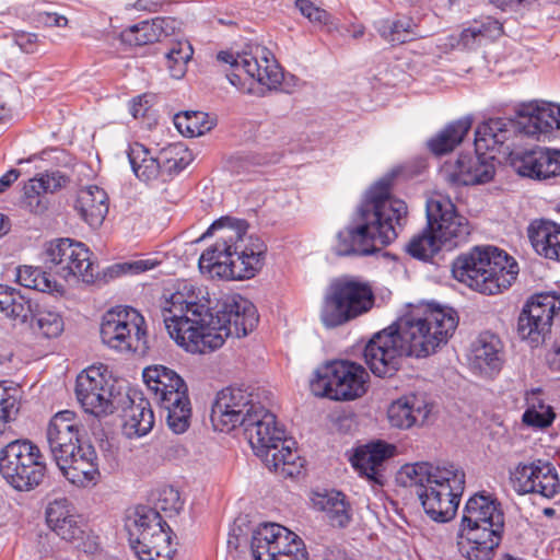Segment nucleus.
<instances>
[{
    "label": "nucleus",
    "instance_id": "obj_1",
    "mask_svg": "<svg viewBox=\"0 0 560 560\" xmlns=\"http://www.w3.org/2000/svg\"><path fill=\"white\" fill-rule=\"evenodd\" d=\"M213 313L209 293L189 281L178 282L162 304L170 336L191 353L213 351L228 337H245L258 323L255 305L241 295L229 296Z\"/></svg>",
    "mask_w": 560,
    "mask_h": 560
},
{
    "label": "nucleus",
    "instance_id": "obj_2",
    "mask_svg": "<svg viewBox=\"0 0 560 560\" xmlns=\"http://www.w3.org/2000/svg\"><path fill=\"white\" fill-rule=\"evenodd\" d=\"M210 418L213 428L221 432L243 427L254 453L269 470L283 478L300 475L304 460L292 448L294 441L285 438L276 416L256 401L247 388L229 386L218 392Z\"/></svg>",
    "mask_w": 560,
    "mask_h": 560
},
{
    "label": "nucleus",
    "instance_id": "obj_3",
    "mask_svg": "<svg viewBox=\"0 0 560 560\" xmlns=\"http://www.w3.org/2000/svg\"><path fill=\"white\" fill-rule=\"evenodd\" d=\"M401 172L392 170L368 192L352 221L337 234L334 250L338 256H366L377 250L376 243L388 245L407 223L408 208L404 200L389 196L393 179Z\"/></svg>",
    "mask_w": 560,
    "mask_h": 560
},
{
    "label": "nucleus",
    "instance_id": "obj_4",
    "mask_svg": "<svg viewBox=\"0 0 560 560\" xmlns=\"http://www.w3.org/2000/svg\"><path fill=\"white\" fill-rule=\"evenodd\" d=\"M246 230L247 224L240 220L222 218L213 222L202 237L217 234V240L201 254L200 271L232 280L254 278L265 264L267 246Z\"/></svg>",
    "mask_w": 560,
    "mask_h": 560
},
{
    "label": "nucleus",
    "instance_id": "obj_5",
    "mask_svg": "<svg viewBox=\"0 0 560 560\" xmlns=\"http://www.w3.org/2000/svg\"><path fill=\"white\" fill-rule=\"evenodd\" d=\"M504 529L501 503L492 494L477 492L464 509L459 528V550L468 560H490Z\"/></svg>",
    "mask_w": 560,
    "mask_h": 560
},
{
    "label": "nucleus",
    "instance_id": "obj_6",
    "mask_svg": "<svg viewBox=\"0 0 560 560\" xmlns=\"http://www.w3.org/2000/svg\"><path fill=\"white\" fill-rule=\"evenodd\" d=\"M407 357L427 358L447 343L458 317L451 307L419 306L396 323Z\"/></svg>",
    "mask_w": 560,
    "mask_h": 560
},
{
    "label": "nucleus",
    "instance_id": "obj_7",
    "mask_svg": "<svg viewBox=\"0 0 560 560\" xmlns=\"http://www.w3.org/2000/svg\"><path fill=\"white\" fill-rule=\"evenodd\" d=\"M452 273L472 290L493 295L511 287L518 275V266L502 249L476 247L454 260Z\"/></svg>",
    "mask_w": 560,
    "mask_h": 560
},
{
    "label": "nucleus",
    "instance_id": "obj_8",
    "mask_svg": "<svg viewBox=\"0 0 560 560\" xmlns=\"http://www.w3.org/2000/svg\"><path fill=\"white\" fill-rule=\"evenodd\" d=\"M558 105L547 102H530L517 110V119L490 118L477 127V147L489 148L504 144L517 131L538 136L558 129Z\"/></svg>",
    "mask_w": 560,
    "mask_h": 560
},
{
    "label": "nucleus",
    "instance_id": "obj_9",
    "mask_svg": "<svg viewBox=\"0 0 560 560\" xmlns=\"http://www.w3.org/2000/svg\"><path fill=\"white\" fill-rule=\"evenodd\" d=\"M125 527L130 547L139 560H172L176 551L172 529L158 511L137 506L127 516Z\"/></svg>",
    "mask_w": 560,
    "mask_h": 560
},
{
    "label": "nucleus",
    "instance_id": "obj_10",
    "mask_svg": "<svg viewBox=\"0 0 560 560\" xmlns=\"http://www.w3.org/2000/svg\"><path fill=\"white\" fill-rule=\"evenodd\" d=\"M375 296L369 283L342 277L332 280L327 288L320 319L325 327L341 326L365 313L374 305Z\"/></svg>",
    "mask_w": 560,
    "mask_h": 560
},
{
    "label": "nucleus",
    "instance_id": "obj_11",
    "mask_svg": "<svg viewBox=\"0 0 560 560\" xmlns=\"http://www.w3.org/2000/svg\"><path fill=\"white\" fill-rule=\"evenodd\" d=\"M218 60L231 65L232 71L226 73L228 80L247 94L254 93L255 82L271 90L280 85L283 79V73L271 51L265 47L257 46L254 51L237 56L220 51Z\"/></svg>",
    "mask_w": 560,
    "mask_h": 560
},
{
    "label": "nucleus",
    "instance_id": "obj_12",
    "mask_svg": "<svg viewBox=\"0 0 560 560\" xmlns=\"http://www.w3.org/2000/svg\"><path fill=\"white\" fill-rule=\"evenodd\" d=\"M45 457L30 440H15L0 450V474L19 491L38 487L46 475Z\"/></svg>",
    "mask_w": 560,
    "mask_h": 560
},
{
    "label": "nucleus",
    "instance_id": "obj_13",
    "mask_svg": "<svg viewBox=\"0 0 560 560\" xmlns=\"http://www.w3.org/2000/svg\"><path fill=\"white\" fill-rule=\"evenodd\" d=\"M369 374L355 362L336 360L325 363L314 372L310 387L315 396L334 400H352L366 392Z\"/></svg>",
    "mask_w": 560,
    "mask_h": 560
},
{
    "label": "nucleus",
    "instance_id": "obj_14",
    "mask_svg": "<svg viewBox=\"0 0 560 560\" xmlns=\"http://www.w3.org/2000/svg\"><path fill=\"white\" fill-rule=\"evenodd\" d=\"M100 334L104 345L120 352H144L148 349L144 317L130 306L107 311L102 317Z\"/></svg>",
    "mask_w": 560,
    "mask_h": 560
},
{
    "label": "nucleus",
    "instance_id": "obj_15",
    "mask_svg": "<svg viewBox=\"0 0 560 560\" xmlns=\"http://www.w3.org/2000/svg\"><path fill=\"white\" fill-rule=\"evenodd\" d=\"M447 471L451 474L444 476L445 480L433 479L432 485L417 491L428 516L441 523L448 522L455 516L465 488V472L462 468L448 464Z\"/></svg>",
    "mask_w": 560,
    "mask_h": 560
},
{
    "label": "nucleus",
    "instance_id": "obj_16",
    "mask_svg": "<svg viewBox=\"0 0 560 560\" xmlns=\"http://www.w3.org/2000/svg\"><path fill=\"white\" fill-rule=\"evenodd\" d=\"M427 223L446 249L465 244L470 235L468 220L456 211L450 197L435 194L427 200Z\"/></svg>",
    "mask_w": 560,
    "mask_h": 560
},
{
    "label": "nucleus",
    "instance_id": "obj_17",
    "mask_svg": "<svg viewBox=\"0 0 560 560\" xmlns=\"http://www.w3.org/2000/svg\"><path fill=\"white\" fill-rule=\"evenodd\" d=\"M90 257L91 252L84 244L70 238H58L46 246L44 264L66 280L74 277L92 283L97 272Z\"/></svg>",
    "mask_w": 560,
    "mask_h": 560
},
{
    "label": "nucleus",
    "instance_id": "obj_18",
    "mask_svg": "<svg viewBox=\"0 0 560 560\" xmlns=\"http://www.w3.org/2000/svg\"><path fill=\"white\" fill-rule=\"evenodd\" d=\"M477 131L475 132V152L462 153L455 161L445 162L441 175L452 186H468L488 183L494 175V155L487 154L499 144L489 148L477 147Z\"/></svg>",
    "mask_w": 560,
    "mask_h": 560
},
{
    "label": "nucleus",
    "instance_id": "obj_19",
    "mask_svg": "<svg viewBox=\"0 0 560 560\" xmlns=\"http://www.w3.org/2000/svg\"><path fill=\"white\" fill-rule=\"evenodd\" d=\"M395 323L376 332L364 347V361L371 372L378 377H392L399 370L400 361L407 351Z\"/></svg>",
    "mask_w": 560,
    "mask_h": 560
},
{
    "label": "nucleus",
    "instance_id": "obj_20",
    "mask_svg": "<svg viewBox=\"0 0 560 560\" xmlns=\"http://www.w3.org/2000/svg\"><path fill=\"white\" fill-rule=\"evenodd\" d=\"M106 368L90 366L77 377L75 395L85 412L95 417H104L116 410L113 385L104 372Z\"/></svg>",
    "mask_w": 560,
    "mask_h": 560
},
{
    "label": "nucleus",
    "instance_id": "obj_21",
    "mask_svg": "<svg viewBox=\"0 0 560 560\" xmlns=\"http://www.w3.org/2000/svg\"><path fill=\"white\" fill-rule=\"evenodd\" d=\"M46 438L57 466L67 463L70 455L88 443L80 439V425L71 410L59 411L50 419Z\"/></svg>",
    "mask_w": 560,
    "mask_h": 560
},
{
    "label": "nucleus",
    "instance_id": "obj_22",
    "mask_svg": "<svg viewBox=\"0 0 560 560\" xmlns=\"http://www.w3.org/2000/svg\"><path fill=\"white\" fill-rule=\"evenodd\" d=\"M512 476L515 487L523 493H538L545 498H553L560 489L555 466L541 459L530 464H520Z\"/></svg>",
    "mask_w": 560,
    "mask_h": 560
},
{
    "label": "nucleus",
    "instance_id": "obj_23",
    "mask_svg": "<svg viewBox=\"0 0 560 560\" xmlns=\"http://www.w3.org/2000/svg\"><path fill=\"white\" fill-rule=\"evenodd\" d=\"M513 165L521 176L548 179L560 176V150L536 145L517 153Z\"/></svg>",
    "mask_w": 560,
    "mask_h": 560
},
{
    "label": "nucleus",
    "instance_id": "obj_24",
    "mask_svg": "<svg viewBox=\"0 0 560 560\" xmlns=\"http://www.w3.org/2000/svg\"><path fill=\"white\" fill-rule=\"evenodd\" d=\"M394 455V445L384 441H375L359 446L350 462L361 477H365L372 485L382 486L384 463Z\"/></svg>",
    "mask_w": 560,
    "mask_h": 560
},
{
    "label": "nucleus",
    "instance_id": "obj_25",
    "mask_svg": "<svg viewBox=\"0 0 560 560\" xmlns=\"http://www.w3.org/2000/svg\"><path fill=\"white\" fill-rule=\"evenodd\" d=\"M58 467L63 476L78 487L94 486L101 477L100 459L90 443L81 445L70 458H67V463H61Z\"/></svg>",
    "mask_w": 560,
    "mask_h": 560
},
{
    "label": "nucleus",
    "instance_id": "obj_26",
    "mask_svg": "<svg viewBox=\"0 0 560 560\" xmlns=\"http://www.w3.org/2000/svg\"><path fill=\"white\" fill-rule=\"evenodd\" d=\"M431 409L425 400L415 394L406 395L392 402L387 416L389 423L398 429L422 424Z\"/></svg>",
    "mask_w": 560,
    "mask_h": 560
},
{
    "label": "nucleus",
    "instance_id": "obj_27",
    "mask_svg": "<svg viewBox=\"0 0 560 560\" xmlns=\"http://www.w3.org/2000/svg\"><path fill=\"white\" fill-rule=\"evenodd\" d=\"M74 210L92 228H98L108 213V195L96 186L81 188L75 198Z\"/></svg>",
    "mask_w": 560,
    "mask_h": 560
},
{
    "label": "nucleus",
    "instance_id": "obj_28",
    "mask_svg": "<svg viewBox=\"0 0 560 560\" xmlns=\"http://www.w3.org/2000/svg\"><path fill=\"white\" fill-rule=\"evenodd\" d=\"M161 415L165 418L168 429L175 434L185 433L191 419V402L188 395V387H183L180 392L171 394L156 401Z\"/></svg>",
    "mask_w": 560,
    "mask_h": 560
},
{
    "label": "nucleus",
    "instance_id": "obj_29",
    "mask_svg": "<svg viewBox=\"0 0 560 560\" xmlns=\"http://www.w3.org/2000/svg\"><path fill=\"white\" fill-rule=\"evenodd\" d=\"M501 348L497 336L490 332L480 334L470 349L469 360L474 369L487 375L498 372L502 364Z\"/></svg>",
    "mask_w": 560,
    "mask_h": 560
},
{
    "label": "nucleus",
    "instance_id": "obj_30",
    "mask_svg": "<svg viewBox=\"0 0 560 560\" xmlns=\"http://www.w3.org/2000/svg\"><path fill=\"white\" fill-rule=\"evenodd\" d=\"M316 510L323 512L334 527H347L352 520V508L347 497L336 490L317 492L312 498Z\"/></svg>",
    "mask_w": 560,
    "mask_h": 560
},
{
    "label": "nucleus",
    "instance_id": "obj_31",
    "mask_svg": "<svg viewBox=\"0 0 560 560\" xmlns=\"http://www.w3.org/2000/svg\"><path fill=\"white\" fill-rule=\"evenodd\" d=\"M535 252L548 259L560 261V224L552 221H534L527 229Z\"/></svg>",
    "mask_w": 560,
    "mask_h": 560
},
{
    "label": "nucleus",
    "instance_id": "obj_32",
    "mask_svg": "<svg viewBox=\"0 0 560 560\" xmlns=\"http://www.w3.org/2000/svg\"><path fill=\"white\" fill-rule=\"evenodd\" d=\"M142 376L155 402L163 399L164 394L168 396L187 387L176 371L164 365L148 366L143 370Z\"/></svg>",
    "mask_w": 560,
    "mask_h": 560
},
{
    "label": "nucleus",
    "instance_id": "obj_33",
    "mask_svg": "<svg viewBox=\"0 0 560 560\" xmlns=\"http://www.w3.org/2000/svg\"><path fill=\"white\" fill-rule=\"evenodd\" d=\"M130 405L125 410L124 428L126 434L131 436H144L154 425V413L150 401L142 395L129 397Z\"/></svg>",
    "mask_w": 560,
    "mask_h": 560
},
{
    "label": "nucleus",
    "instance_id": "obj_34",
    "mask_svg": "<svg viewBox=\"0 0 560 560\" xmlns=\"http://www.w3.org/2000/svg\"><path fill=\"white\" fill-rule=\"evenodd\" d=\"M471 122L469 117L450 122L428 141V148L435 155L453 151L470 130Z\"/></svg>",
    "mask_w": 560,
    "mask_h": 560
},
{
    "label": "nucleus",
    "instance_id": "obj_35",
    "mask_svg": "<svg viewBox=\"0 0 560 560\" xmlns=\"http://www.w3.org/2000/svg\"><path fill=\"white\" fill-rule=\"evenodd\" d=\"M450 474L447 465L433 466L429 463H415L402 466L399 478L405 485L415 486L417 492L424 489L427 485H432L433 479L441 478L445 480L444 476Z\"/></svg>",
    "mask_w": 560,
    "mask_h": 560
},
{
    "label": "nucleus",
    "instance_id": "obj_36",
    "mask_svg": "<svg viewBox=\"0 0 560 560\" xmlns=\"http://www.w3.org/2000/svg\"><path fill=\"white\" fill-rule=\"evenodd\" d=\"M128 158L135 175L143 182L156 179L160 173L164 172L161 155L159 158L152 156L143 144L135 143L131 145Z\"/></svg>",
    "mask_w": 560,
    "mask_h": 560
},
{
    "label": "nucleus",
    "instance_id": "obj_37",
    "mask_svg": "<svg viewBox=\"0 0 560 560\" xmlns=\"http://www.w3.org/2000/svg\"><path fill=\"white\" fill-rule=\"evenodd\" d=\"M374 25L380 36L392 44H402L412 35H417V24L408 16H398L393 20L381 19Z\"/></svg>",
    "mask_w": 560,
    "mask_h": 560
},
{
    "label": "nucleus",
    "instance_id": "obj_38",
    "mask_svg": "<svg viewBox=\"0 0 560 560\" xmlns=\"http://www.w3.org/2000/svg\"><path fill=\"white\" fill-rule=\"evenodd\" d=\"M279 536L275 548L269 553L270 560H307V553L302 539L287 527L280 525Z\"/></svg>",
    "mask_w": 560,
    "mask_h": 560
},
{
    "label": "nucleus",
    "instance_id": "obj_39",
    "mask_svg": "<svg viewBox=\"0 0 560 560\" xmlns=\"http://www.w3.org/2000/svg\"><path fill=\"white\" fill-rule=\"evenodd\" d=\"M32 329L45 338H56L63 331L65 323L59 312L35 304V312L30 323Z\"/></svg>",
    "mask_w": 560,
    "mask_h": 560
},
{
    "label": "nucleus",
    "instance_id": "obj_40",
    "mask_svg": "<svg viewBox=\"0 0 560 560\" xmlns=\"http://www.w3.org/2000/svg\"><path fill=\"white\" fill-rule=\"evenodd\" d=\"M444 247L433 232L427 228L415 234L406 244V253L422 261L431 260Z\"/></svg>",
    "mask_w": 560,
    "mask_h": 560
},
{
    "label": "nucleus",
    "instance_id": "obj_41",
    "mask_svg": "<svg viewBox=\"0 0 560 560\" xmlns=\"http://www.w3.org/2000/svg\"><path fill=\"white\" fill-rule=\"evenodd\" d=\"M280 524H260L252 535L250 549L255 560H270L275 553H269L275 548L276 539L279 536Z\"/></svg>",
    "mask_w": 560,
    "mask_h": 560
},
{
    "label": "nucleus",
    "instance_id": "obj_42",
    "mask_svg": "<svg viewBox=\"0 0 560 560\" xmlns=\"http://www.w3.org/2000/svg\"><path fill=\"white\" fill-rule=\"evenodd\" d=\"M550 322H540V317L534 313H527L522 310L518 316L517 331L522 339L528 340L533 347L538 346L545 340L551 329Z\"/></svg>",
    "mask_w": 560,
    "mask_h": 560
},
{
    "label": "nucleus",
    "instance_id": "obj_43",
    "mask_svg": "<svg viewBox=\"0 0 560 560\" xmlns=\"http://www.w3.org/2000/svg\"><path fill=\"white\" fill-rule=\"evenodd\" d=\"M18 281L21 285L44 293L59 292V284L50 275L39 267L23 266L18 269Z\"/></svg>",
    "mask_w": 560,
    "mask_h": 560
},
{
    "label": "nucleus",
    "instance_id": "obj_44",
    "mask_svg": "<svg viewBox=\"0 0 560 560\" xmlns=\"http://www.w3.org/2000/svg\"><path fill=\"white\" fill-rule=\"evenodd\" d=\"M502 33V25L489 16L481 21H475L468 27L464 28L459 36V44L465 48H471L477 42L483 38H494Z\"/></svg>",
    "mask_w": 560,
    "mask_h": 560
},
{
    "label": "nucleus",
    "instance_id": "obj_45",
    "mask_svg": "<svg viewBox=\"0 0 560 560\" xmlns=\"http://www.w3.org/2000/svg\"><path fill=\"white\" fill-rule=\"evenodd\" d=\"M174 125L185 137H199L213 127V121L203 112H184L174 116Z\"/></svg>",
    "mask_w": 560,
    "mask_h": 560
},
{
    "label": "nucleus",
    "instance_id": "obj_46",
    "mask_svg": "<svg viewBox=\"0 0 560 560\" xmlns=\"http://www.w3.org/2000/svg\"><path fill=\"white\" fill-rule=\"evenodd\" d=\"M20 388L12 382H0V432L15 419L20 409Z\"/></svg>",
    "mask_w": 560,
    "mask_h": 560
},
{
    "label": "nucleus",
    "instance_id": "obj_47",
    "mask_svg": "<svg viewBox=\"0 0 560 560\" xmlns=\"http://www.w3.org/2000/svg\"><path fill=\"white\" fill-rule=\"evenodd\" d=\"M527 313L540 317V322H550L560 316V294L545 292L532 296L523 307Z\"/></svg>",
    "mask_w": 560,
    "mask_h": 560
},
{
    "label": "nucleus",
    "instance_id": "obj_48",
    "mask_svg": "<svg viewBox=\"0 0 560 560\" xmlns=\"http://www.w3.org/2000/svg\"><path fill=\"white\" fill-rule=\"evenodd\" d=\"M192 54L194 49L187 40H179L172 45L165 54V65L172 78L182 79L185 75Z\"/></svg>",
    "mask_w": 560,
    "mask_h": 560
},
{
    "label": "nucleus",
    "instance_id": "obj_49",
    "mask_svg": "<svg viewBox=\"0 0 560 560\" xmlns=\"http://www.w3.org/2000/svg\"><path fill=\"white\" fill-rule=\"evenodd\" d=\"M22 206L34 214H43L49 207V199L43 183L31 178L23 187Z\"/></svg>",
    "mask_w": 560,
    "mask_h": 560
},
{
    "label": "nucleus",
    "instance_id": "obj_50",
    "mask_svg": "<svg viewBox=\"0 0 560 560\" xmlns=\"http://www.w3.org/2000/svg\"><path fill=\"white\" fill-rule=\"evenodd\" d=\"M122 40L129 45L142 46L160 40L154 20L133 24L121 33Z\"/></svg>",
    "mask_w": 560,
    "mask_h": 560
},
{
    "label": "nucleus",
    "instance_id": "obj_51",
    "mask_svg": "<svg viewBox=\"0 0 560 560\" xmlns=\"http://www.w3.org/2000/svg\"><path fill=\"white\" fill-rule=\"evenodd\" d=\"M191 160V153L180 143L170 145L161 151L163 170L168 174L182 172L190 164Z\"/></svg>",
    "mask_w": 560,
    "mask_h": 560
},
{
    "label": "nucleus",
    "instance_id": "obj_52",
    "mask_svg": "<svg viewBox=\"0 0 560 560\" xmlns=\"http://www.w3.org/2000/svg\"><path fill=\"white\" fill-rule=\"evenodd\" d=\"M535 394L532 398H527L530 406L523 413V422L530 427L546 428L550 425L555 419V413L550 406L545 405L541 400L534 401Z\"/></svg>",
    "mask_w": 560,
    "mask_h": 560
},
{
    "label": "nucleus",
    "instance_id": "obj_53",
    "mask_svg": "<svg viewBox=\"0 0 560 560\" xmlns=\"http://www.w3.org/2000/svg\"><path fill=\"white\" fill-rule=\"evenodd\" d=\"M77 514L73 505L66 498L50 502L46 510V521L50 528Z\"/></svg>",
    "mask_w": 560,
    "mask_h": 560
},
{
    "label": "nucleus",
    "instance_id": "obj_54",
    "mask_svg": "<svg viewBox=\"0 0 560 560\" xmlns=\"http://www.w3.org/2000/svg\"><path fill=\"white\" fill-rule=\"evenodd\" d=\"M61 539L66 541H77L82 539L84 530L81 516L78 514L72 515L65 522L51 528Z\"/></svg>",
    "mask_w": 560,
    "mask_h": 560
},
{
    "label": "nucleus",
    "instance_id": "obj_55",
    "mask_svg": "<svg viewBox=\"0 0 560 560\" xmlns=\"http://www.w3.org/2000/svg\"><path fill=\"white\" fill-rule=\"evenodd\" d=\"M295 7L299 9L301 14L305 16L310 22L322 26L332 25V16L326 10L316 7L310 0H296Z\"/></svg>",
    "mask_w": 560,
    "mask_h": 560
},
{
    "label": "nucleus",
    "instance_id": "obj_56",
    "mask_svg": "<svg viewBox=\"0 0 560 560\" xmlns=\"http://www.w3.org/2000/svg\"><path fill=\"white\" fill-rule=\"evenodd\" d=\"M3 312L9 317L26 323L32 320L35 305L16 292L12 303H9V306Z\"/></svg>",
    "mask_w": 560,
    "mask_h": 560
},
{
    "label": "nucleus",
    "instance_id": "obj_57",
    "mask_svg": "<svg viewBox=\"0 0 560 560\" xmlns=\"http://www.w3.org/2000/svg\"><path fill=\"white\" fill-rule=\"evenodd\" d=\"M36 178L38 182L43 183V188H45V192L47 194L57 191L68 183V177L60 171L47 172Z\"/></svg>",
    "mask_w": 560,
    "mask_h": 560
},
{
    "label": "nucleus",
    "instance_id": "obj_58",
    "mask_svg": "<svg viewBox=\"0 0 560 560\" xmlns=\"http://www.w3.org/2000/svg\"><path fill=\"white\" fill-rule=\"evenodd\" d=\"M154 20L160 38L171 36L180 28L182 22L172 16H158Z\"/></svg>",
    "mask_w": 560,
    "mask_h": 560
},
{
    "label": "nucleus",
    "instance_id": "obj_59",
    "mask_svg": "<svg viewBox=\"0 0 560 560\" xmlns=\"http://www.w3.org/2000/svg\"><path fill=\"white\" fill-rule=\"evenodd\" d=\"M159 501L160 508L164 511L177 512L182 506L179 493L173 488L164 489Z\"/></svg>",
    "mask_w": 560,
    "mask_h": 560
},
{
    "label": "nucleus",
    "instance_id": "obj_60",
    "mask_svg": "<svg viewBox=\"0 0 560 560\" xmlns=\"http://www.w3.org/2000/svg\"><path fill=\"white\" fill-rule=\"evenodd\" d=\"M148 108L149 105L145 95L137 96L130 101L129 112L135 118L144 116Z\"/></svg>",
    "mask_w": 560,
    "mask_h": 560
},
{
    "label": "nucleus",
    "instance_id": "obj_61",
    "mask_svg": "<svg viewBox=\"0 0 560 560\" xmlns=\"http://www.w3.org/2000/svg\"><path fill=\"white\" fill-rule=\"evenodd\" d=\"M15 293V289L0 284V311L3 312L9 306V303H12Z\"/></svg>",
    "mask_w": 560,
    "mask_h": 560
},
{
    "label": "nucleus",
    "instance_id": "obj_62",
    "mask_svg": "<svg viewBox=\"0 0 560 560\" xmlns=\"http://www.w3.org/2000/svg\"><path fill=\"white\" fill-rule=\"evenodd\" d=\"M20 176V171L15 168L9 170L0 177V194L5 191Z\"/></svg>",
    "mask_w": 560,
    "mask_h": 560
},
{
    "label": "nucleus",
    "instance_id": "obj_63",
    "mask_svg": "<svg viewBox=\"0 0 560 560\" xmlns=\"http://www.w3.org/2000/svg\"><path fill=\"white\" fill-rule=\"evenodd\" d=\"M186 454V448L178 443H171L165 447L164 456L168 459L179 458Z\"/></svg>",
    "mask_w": 560,
    "mask_h": 560
},
{
    "label": "nucleus",
    "instance_id": "obj_64",
    "mask_svg": "<svg viewBox=\"0 0 560 560\" xmlns=\"http://www.w3.org/2000/svg\"><path fill=\"white\" fill-rule=\"evenodd\" d=\"M547 362L552 370H560V345L555 346L547 354Z\"/></svg>",
    "mask_w": 560,
    "mask_h": 560
}]
</instances>
